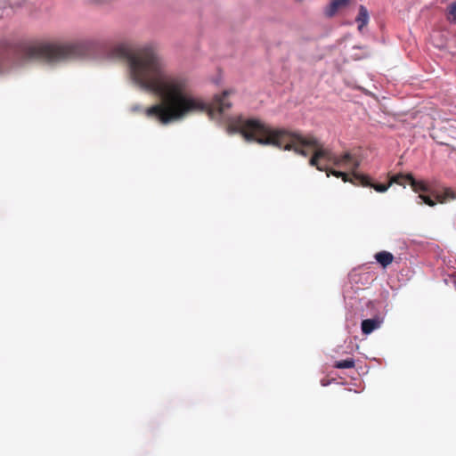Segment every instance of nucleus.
Listing matches in <instances>:
<instances>
[{
  "instance_id": "0eeeda50",
  "label": "nucleus",
  "mask_w": 456,
  "mask_h": 456,
  "mask_svg": "<svg viewBox=\"0 0 456 456\" xmlns=\"http://www.w3.org/2000/svg\"><path fill=\"white\" fill-rule=\"evenodd\" d=\"M350 3V0H331L330 4L325 8L324 13L327 17H333L337 12L346 7Z\"/></svg>"
},
{
  "instance_id": "9b49d317",
  "label": "nucleus",
  "mask_w": 456,
  "mask_h": 456,
  "mask_svg": "<svg viewBox=\"0 0 456 456\" xmlns=\"http://www.w3.org/2000/svg\"><path fill=\"white\" fill-rule=\"evenodd\" d=\"M354 360L353 358H347L346 360L337 361L334 363V367L337 369H351L354 367Z\"/></svg>"
},
{
  "instance_id": "423d86ee",
  "label": "nucleus",
  "mask_w": 456,
  "mask_h": 456,
  "mask_svg": "<svg viewBox=\"0 0 456 456\" xmlns=\"http://www.w3.org/2000/svg\"><path fill=\"white\" fill-rule=\"evenodd\" d=\"M383 322V319L377 316L371 319H365L362 322L361 328L362 332L364 335H369L373 332L375 330L379 329Z\"/></svg>"
},
{
  "instance_id": "1a4fd4ad",
  "label": "nucleus",
  "mask_w": 456,
  "mask_h": 456,
  "mask_svg": "<svg viewBox=\"0 0 456 456\" xmlns=\"http://www.w3.org/2000/svg\"><path fill=\"white\" fill-rule=\"evenodd\" d=\"M375 259L385 268L392 264L394 256L390 252L380 251L375 254Z\"/></svg>"
},
{
  "instance_id": "9d476101",
  "label": "nucleus",
  "mask_w": 456,
  "mask_h": 456,
  "mask_svg": "<svg viewBox=\"0 0 456 456\" xmlns=\"http://www.w3.org/2000/svg\"><path fill=\"white\" fill-rule=\"evenodd\" d=\"M309 164L312 167H315L320 171L329 170V166L327 164L322 165L315 151L314 152L312 158L309 160Z\"/></svg>"
},
{
  "instance_id": "39448f33",
  "label": "nucleus",
  "mask_w": 456,
  "mask_h": 456,
  "mask_svg": "<svg viewBox=\"0 0 456 456\" xmlns=\"http://www.w3.org/2000/svg\"><path fill=\"white\" fill-rule=\"evenodd\" d=\"M333 165L338 167L348 168L354 173L359 167L360 161L354 156L346 152L341 156H336Z\"/></svg>"
},
{
  "instance_id": "7ed1b4c3",
  "label": "nucleus",
  "mask_w": 456,
  "mask_h": 456,
  "mask_svg": "<svg viewBox=\"0 0 456 456\" xmlns=\"http://www.w3.org/2000/svg\"><path fill=\"white\" fill-rule=\"evenodd\" d=\"M324 171L326 172L327 176L332 175L337 178H341L345 183L349 182L356 186L371 187L378 192H385L393 183L403 184L404 182H407L412 190L419 193V198L422 200V202L428 205L429 207H434L436 203L444 204L451 200L456 199V193L450 188H445L443 192L427 195L426 193L429 192V187L428 184L423 181L415 180L411 174L406 175H395L392 177L388 183L383 184L374 183L369 175L357 172L352 173V177L349 178V175L346 173L335 170L330 167L329 170Z\"/></svg>"
},
{
  "instance_id": "f257e3e1",
  "label": "nucleus",
  "mask_w": 456,
  "mask_h": 456,
  "mask_svg": "<svg viewBox=\"0 0 456 456\" xmlns=\"http://www.w3.org/2000/svg\"><path fill=\"white\" fill-rule=\"evenodd\" d=\"M112 53L114 56L126 60L129 77L135 86L161 99V102L146 109L133 105V112L142 111L147 118L167 125L197 112H207L214 118L232 107L228 96L233 91L225 90L216 95L211 103L204 102L191 93L189 78L170 71L162 56L151 45L135 48L121 44Z\"/></svg>"
},
{
  "instance_id": "f8f14e48",
  "label": "nucleus",
  "mask_w": 456,
  "mask_h": 456,
  "mask_svg": "<svg viewBox=\"0 0 456 456\" xmlns=\"http://www.w3.org/2000/svg\"><path fill=\"white\" fill-rule=\"evenodd\" d=\"M448 19L452 22H456V3H452L448 7Z\"/></svg>"
},
{
  "instance_id": "20e7f679",
  "label": "nucleus",
  "mask_w": 456,
  "mask_h": 456,
  "mask_svg": "<svg viewBox=\"0 0 456 456\" xmlns=\"http://www.w3.org/2000/svg\"><path fill=\"white\" fill-rule=\"evenodd\" d=\"M79 53L80 46L77 44H34L24 48V57L26 59L49 63L73 58Z\"/></svg>"
},
{
  "instance_id": "6e6552de",
  "label": "nucleus",
  "mask_w": 456,
  "mask_h": 456,
  "mask_svg": "<svg viewBox=\"0 0 456 456\" xmlns=\"http://www.w3.org/2000/svg\"><path fill=\"white\" fill-rule=\"evenodd\" d=\"M355 21L358 23V29L361 31L363 27H365L369 22V12L366 7L363 5H360L359 13L355 19Z\"/></svg>"
},
{
  "instance_id": "f03ea898",
  "label": "nucleus",
  "mask_w": 456,
  "mask_h": 456,
  "mask_svg": "<svg viewBox=\"0 0 456 456\" xmlns=\"http://www.w3.org/2000/svg\"><path fill=\"white\" fill-rule=\"evenodd\" d=\"M227 131L230 134L240 133L248 142H256L262 145H273L285 151H293L306 157L305 148L313 149L320 160L334 164L335 157L317 138L312 135L303 136L298 133L286 129H273L258 119H245L234 117L229 120Z\"/></svg>"
}]
</instances>
